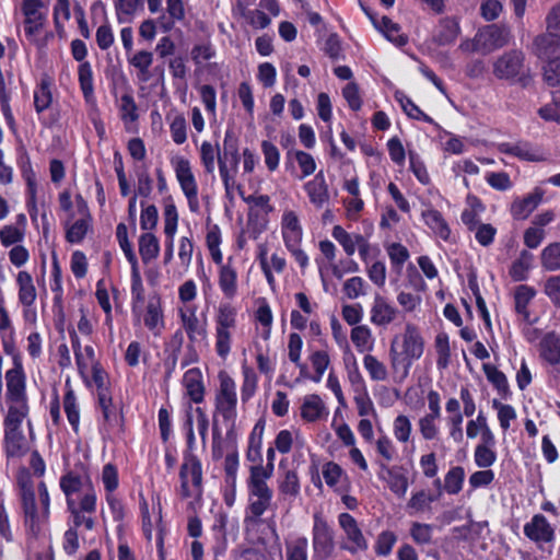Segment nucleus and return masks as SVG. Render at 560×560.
<instances>
[{"label": "nucleus", "instance_id": "obj_47", "mask_svg": "<svg viewBox=\"0 0 560 560\" xmlns=\"http://www.w3.org/2000/svg\"><path fill=\"white\" fill-rule=\"evenodd\" d=\"M138 247L141 260L144 265L159 258V237L153 233H143L139 236Z\"/></svg>", "mask_w": 560, "mask_h": 560}, {"label": "nucleus", "instance_id": "obj_20", "mask_svg": "<svg viewBox=\"0 0 560 560\" xmlns=\"http://www.w3.org/2000/svg\"><path fill=\"white\" fill-rule=\"evenodd\" d=\"M2 450L8 460L22 457L27 453V440L22 427L3 425Z\"/></svg>", "mask_w": 560, "mask_h": 560}, {"label": "nucleus", "instance_id": "obj_38", "mask_svg": "<svg viewBox=\"0 0 560 560\" xmlns=\"http://www.w3.org/2000/svg\"><path fill=\"white\" fill-rule=\"evenodd\" d=\"M421 218L439 238L450 241L452 234L450 225L439 210L429 207L421 212Z\"/></svg>", "mask_w": 560, "mask_h": 560}, {"label": "nucleus", "instance_id": "obj_31", "mask_svg": "<svg viewBox=\"0 0 560 560\" xmlns=\"http://www.w3.org/2000/svg\"><path fill=\"white\" fill-rule=\"evenodd\" d=\"M145 290L139 270H130V310L135 322H141Z\"/></svg>", "mask_w": 560, "mask_h": 560}, {"label": "nucleus", "instance_id": "obj_5", "mask_svg": "<svg viewBox=\"0 0 560 560\" xmlns=\"http://www.w3.org/2000/svg\"><path fill=\"white\" fill-rule=\"evenodd\" d=\"M237 325V308L229 303H220L214 316V350L219 358L225 359L231 352L232 329Z\"/></svg>", "mask_w": 560, "mask_h": 560}, {"label": "nucleus", "instance_id": "obj_28", "mask_svg": "<svg viewBox=\"0 0 560 560\" xmlns=\"http://www.w3.org/2000/svg\"><path fill=\"white\" fill-rule=\"evenodd\" d=\"M381 468L386 474L381 478L386 481L390 492L399 499L405 498L408 492L407 469L404 466L388 467L385 464H381Z\"/></svg>", "mask_w": 560, "mask_h": 560}, {"label": "nucleus", "instance_id": "obj_16", "mask_svg": "<svg viewBox=\"0 0 560 560\" xmlns=\"http://www.w3.org/2000/svg\"><path fill=\"white\" fill-rule=\"evenodd\" d=\"M272 491L248 492V504L244 510L243 525L253 529L264 523L262 515L270 506Z\"/></svg>", "mask_w": 560, "mask_h": 560}, {"label": "nucleus", "instance_id": "obj_60", "mask_svg": "<svg viewBox=\"0 0 560 560\" xmlns=\"http://www.w3.org/2000/svg\"><path fill=\"white\" fill-rule=\"evenodd\" d=\"M541 267L547 271L560 270V242L547 245L540 255Z\"/></svg>", "mask_w": 560, "mask_h": 560}, {"label": "nucleus", "instance_id": "obj_52", "mask_svg": "<svg viewBox=\"0 0 560 560\" xmlns=\"http://www.w3.org/2000/svg\"><path fill=\"white\" fill-rule=\"evenodd\" d=\"M118 23H131L133 16L144 9V0H114Z\"/></svg>", "mask_w": 560, "mask_h": 560}, {"label": "nucleus", "instance_id": "obj_57", "mask_svg": "<svg viewBox=\"0 0 560 560\" xmlns=\"http://www.w3.org/2000/svg\"><path fill=\"white\" fill-rule=\"evenodd\" d=\"M533 254L523 249L520 257L514 260L509 269V275L514 281H524L528 278V271L532 267Z\"/></svg>", "mask_w": 560, "mask_h": 560}, {"label": "nucleus", "instance_id": "obj_61", "mask_svg": "<svg viewBox=\"0 0 560 560\" xmlns=\"http://www.w3.org/2000/svg\"><path fill=\"white\" fill-rule=\"evenodd\" d=\"M435 353H438V360H435L438 369H446L451 362L450 339L446 332H439L435 336Z\"/></svg>", "mask_w": 560, "mask_h": 560}, {"label": "nucleus", "instance_id": "obj_10", "mask_svg": "<svg viewBox=\"0 0 560 560\" xmlns=\"http://www.w3.org/2000/svg\"><path fill=\"white\" fill-rule=\"evenodd\" d=\"M176 179L186 197L190 212L197 213L200 210L198 200V183L191 171L190 161L183 155L171 159Z\"/></svg>", "mask_w": 560, "mask_h": 560}, {"label": "nucleus", "instance_id": "obj_48", "mask_svg": "<svg viewBox=\"0 0 560 560\" xmlns=\"http://www.w3.org/2000/svg\"><path fill=\"white\" fill-rule=\"evenodd\" d=\"M483 370L488 381L495 388L500 397L503 399L511 398L512 390L510 389V385L506 376L504 375V372L492 364H485Z\"/></svg>", "mask_w": 560, "mask_h": 560}, {"label": "nucleus", "instance_id": "obj_58", "mask_svg": "<svg viewBox=\"0 0 560 560\" xmlns=\"http://www.w3.org/2000/svg\"><path fill=\"white\" fill-rule=\"evenodd\" d=\"M63 409L72 427L73 433L78 434L80 425V411L77 398L71 386H68L63 395Z\"/></svg>", "mask_w": 560, "mask_h": 560}, {"label": "nucleus", "instance_id": "obj_63", "mask_svg": "<svg viewBox=\"0 0 560 560\" xmlns=\"http://www.w3.org/2000/svg\"><path fill=\"white\" fill-rule=\"evenodd\" d=\"M434 526L431 524L413 522L409 527V536L417 545H429L433 540Z\"/></svg>", "mask_w": 560, "mask_h": 560}, {"label": "nucleus", "instance_id": "obj_43", "mask_svg": "<svg viewBox=\"0 0 560 560\" xmlns=\"http://www.w3.org/2000/svg\"><path fill=\"white\" fill-rule=\"evenodd\" d=\"M394 96L395 100L400 104L401 109L410 119L436 126V122L433 120V118L425 114L424 110L421 109L410 96H407V94L401 91H396Z\"/></svg>", "mask_w": 560, "mask_h": 560}, {"label": "nucleus", "instance_id": "obj_14", "mask_svg": "<svg viewBox=\"0 0 560 560\" xmlns=\"http://www.w3.org/2000/svg\"><path fill=\"white\" fill-rule=\"evenodd\" d=\"M178 316L182 329L190 345L202 346L208 338V323L207 319L201 320L198 318L197 306L186 305L184 308H179Z\"/></svg>", "mask_w": 560, "mask_h": 560}, {"label": "nucleus", "instance_id": "obj_6", "mask_svg": "<svg viewBox=\"0 0 560 560\" xmlns=\"http://www.w3.org/2000/svg\"><path fill=\"white\" fill-rule=\"evenodd\" d=\"M180 498L187 500L195 498L202 500L203 488V468L198 455L183 456V464L179 468Z\"/></svg>", "mask_w": 560, "mask_h": 560}, {"label": "nucleus", "instance_id": "obj_17", "mask_svg": "<svg viewBox=\"0 0 560 560\" xmlns=\"http://www.w3.org/2000/svg\"><path fill=\"white\" fill-rule=\"evenodd\" d=\"M23 524L26 534L32 538H38L43 533L44 526L49 523L50 513L45 514V510L40 508L36 499L20 503Z\"/></svg>", "mask_w": 560, "mask_h": 560}, {"label": "nucleus", "instance_id": "obj_49", "mask_svg": "<svg viewBox=\"0 0 560 560\" xmlns=\"http://www.w3.org/2000/svg\"><path fill=\"white\" fill-rule=\"evenodd\" d=\"M163 202L164 234L166 238H174L178 229V211L172 195L164 197Z\"/></svg>", "mask_w": 560, "mask_h": 560}, {"label": "nucleus", "instance_id": "obj_19", "mask_svg": "<svg viewBox=\"0 0 560 560\" xmlns=\"http://www.w3.org/2000/svg\"><path fill=\"white\" fill-rule=\"evenodd\" d=\"M141 319L144 327L155 337L162 335L165 329V318L163 301L158 292L150 295L145 308H142Z\"/></svg>", "mask_w": 560, "mask_h": 560}, {"label": "nucleus", "instance_id": "obj_41", "mask_svg": "<svg viewBox=\"0 0 560 560\" xmlns=\"http://www.w3.org/2000/svg\"><path fill=\"white\" fill-rule=\"evenodd\" d=\"M228 516L219 514L215 516L214 525L212 526V535H214V542L212 544V555L214 560L222 557L226 552L228 537H226Z\"/></svg>", "mask_w": 560, "mask_h": 560}, {"label": "nucleus", "instance_id": "obj_51", "mask_svg": "<svg viewBox=\"0 0 560 560\" xmlns=\"http://www.w3.org/2000/svg\"><path fill=\"white\" fill-rule=\"evenodd\" d=\"M8 412L3 418V425L22 427L30 413L28 400H8Z\"/></svg>", "mask_w": 560, "mask_h": 560}, {"label": "nucleus", "instance_id": "obj_18", "mask_svg": "<svg viewBox=\"0 0 560 560\" xmlns=\"http://www.w3.org/2000/svg\"><path fill=\"white\" fill-rule=\"evenodd\" d=\"M47 7L43 0H23L21 12L24 16L23 26L25 35L39 32L47 20Z\"/></svg>", "mask_w": 560, "mask_h": 560}, {"label": "nucleus", "instance_id": "obj_4", "mask_svg": "<svg viewBox=\"0 0 560 560\" xmlns=\"http://www.w3.org/2000/svg\"><path fill=\"white\" fill-rule=\"evenodd\" d=\"M241 159L240 140L234 130L229 128L224 133L223 150L218 154L219 175L228 194L235 185Z\"/></svg>", "mask_w": 560, "mask_h": 560}, {"label": "nucleus", "instance_id": "obj_15", "mask_svg": "<svg viewBox=\"0 0 560 560\" xmlns=\"http://www.w3.org/2000/svg\"><path fill=\"white\" fill-rule=\"evenodd\" d=\"M240 469V453L235 444L231 445L230 452L224 457V483L222 498L226 506H233L236 501L237 474Z\"/></svg>", "mask_w": 560, "mask_h": 560}, {"label": "nucleus", "instance_id": "obj_21", "mask_svg": "<svg viewBox=\"0 0 560 560\" xmlns=\"http://www.w3.org/2000/svg\"><path fill=\"white\" fill-rule=\"evenodd\" d=\"M523 533L537 545L552 542L556 538L555 529L541 513L532 516V520L523 526Z\"/></svg>", "mask_w": 560, "mask_h": 560}, {"label": "nucleus", "instance_id": "obj_25", "mask_svg": "<svg viewBox=\"0 0 560 560\" xmlns=\"http://www.w3.org/2000/svg\"><path fill=\"white\" fill-rule=\"evenodd\" d=\"M70 516H72V525L69 528L78 529L82 526L84 513L93 514L97 510V494L93 486L84 493L79 503L67 505Z\"/></svg>", "mask_w": 560, "mask_h": 560}, {"label": "nucleus", "instance_id": "obj_26", "mask_svg": "<svg viewBox=\"0 0 560 560\" xmlns=\"http://www.w3.org/2000/svg\"><path fill=\"white\" fill-rule=\"evenodd\" d=\"M509 37H466L459 45L464 54H481L483 56L492 54L509 43Z\"/></svg>", "mask_w": 560, "mask_h": 560}, {"label": "nucleus", "instance_id": "obj_36", "mask_svg": "<svg viewBox=\"0 0 560 560\" xmlns=\"http://www.w3.org/2000/svg\"><path fill=\"white\" fill-rule=\"evenodd\" d=\"M18 284V301L24 307L32 306L37 299V291L32 275L26 270H20L15 277Z\"/></svg>", "mask_w": 560, "mask_h": 560}, {"label": "nucleus", "instance_id": "obj_59", "mask_svg": "<svg viewBox=\"0 0 560 560\" xmlns=\"http://www.w3.org/2000/svg\"><path fill=\"white\" fill-rule=\"evenodd\" d=\"M200 161L203 165L205 173L208 175H212L215 172V159L218 160V154H220V147L218 143L212 145L209 141H203L200 147Z\"/></svg>", "mask_w": 560, "mask_h": 560}, {"label": "nucleus", "instance_id": "obj_50", "mask_svg": "<svg viewBox=\"0 0 560 560\" xmlns=\"http://www.w3.org/2000/svg\"><path fill=\"white\" fill-rule=\"evenodd\" d=\"M91 232H93V221L78 218L66 225V241L70 244H80Z\"/></svg>", "mask_w": 560, "mask_h": 560}, {"label": "nucleus", "instance_id": "obj_13", "mask_svg": "<svg viewBox=\"0 0 560 560\" xmlns=\"http://www.w3.org/2000/svg\"><path fill=\"white\" fill-rule=\"evenodd\" d=\"M335 532L322 512L313 514L312 544L315 553L328 558L335 550Z\"/></svg>", "mask_w": 560, "mask_h": 560}, {"label": "nucleus", "instance_id": "obj_3", "mask_svg": "<svg viewBox=\"0 0 560 560\" xmlns=\"http://www.w3.org/2000/svg\"><path fill=\"white\" fill-rule=\"evenodd\" d=\"M3 352L13 360V366L5 372V401H23L28 399L26 393V375L21 354L16 350L15 332L1 336Z\"/></svg>", "mask_w": 560, "mask_h": 560}, {"label": "nucleus", "instance_id": "obj_22", "mask_svg": "<svg viewBox=\"0 0 560 560\" xmlns=\"http://www.w3.org/2000/svg\"><path fill=\"white\" fill-rule=\"evenodd\" d=\"M303 189L308 201L317 209H323L329 201V189L324 171H319L314 177L303 184Z\"/></svg>", "mask_w": 560, "mask_h": 560}, {"label": "nucleus", "instance_id": "obj_24", "mask_svg": "<svg viewBox=\"0 0 560 560\" xmlns=\"http://www.w3.org/2000/svg\"><path fill=\"white\" fill-rule=\"evenodd\" d=\"M502 154L517 158L528 162L547 161V155L539 149L533 148L528 142L520 141L517 143L502 142L497 147Z\"/></svg>", "mask_w": 560, "mask_h": 560}, {"label": "nucleus", "instance_id": "obj_11", "mask_svg": "<svg viewBox=\"0 0 560 560\" xmlns=\"http://www.w3.org/2000/svg\"><path fill=\"white\" fill-rule=\"evenodd\" d=\"M338 525L345 535L340 549L352 556L364 553L369 550V540L354 516L349 512H341L337 516Z\"/></svg>", "mask_w": 560, "mask_h": 560}, {"label": "nucleus", "instance_id": "obj_44", "mask_svg": "<svg viewBox=\"0 0 560 560\" xmlns=\"http://www.w3.org/2000/svg\"><path fill=\"white\" fill-rule=\"evenodd\" d=\"M325 413V405L318 394H311L304 397L300 408L301 418L307 422L319 420Z\"/></svg>", "mask_w": 560, "mask_h": 560}, {"label": "nucleus", "instance_id": "obj_62", "mask_svg": "<svg viewBox=\"0 0 560 560\" xmlns=\"http://www.w3.org/2000/svg\"><path fill=\"white\" fill-rule=\"evenodd\" d=\"M345 364L348 372V378L352 385V390L357 392L366 388L365 381L361 375L355 361V355L352 352L349 351L345 354Z\"/></svg>", "mask_w": 560, "mask_h": 560}, {"label": "nucleus", "instance_id": "obj_55", "mask_svg": "<svg viewBox=\"0 0 560 560\" xmlns=\"http://www.w3.org/2000/svg\"><path fill=\"white\" fill-rule=\"evenodd\" d=\"M385 249L389 258L392 269L395 272L400 273L406 261L410 258L408 247L399 242H393L387 244Z\"/></svg>", "mask_w": 560, "mask_h": 560}, {"label": "nucleus", "instance_id": "obj_8", "mask_svg": "<svg viewBox=\"0 0 560 560\" xmlns=\"http://www.w3.org/2000/svg\"><path fill=\"white\" fill-rule=\"evenodd\" d=\"M498 79L515 80L523 88L532 83L529 70L524 71V55L522 50H510L498 58L492 66Z\"/></svg>", "mask_w": 560, "mask_h": 560}, {"label": "nucleus", "instance_id": "obj_56", "mask_svg": "<svg viewBox=\"0 0 560 560\" xmlns=\"http://www.w3.org/2000/svg\"><path fill=\"white\" fill-rule=\"evenodd\" d=\"M351 339L352 345L358 352L364 353L373 350L374 338L372 336V330L366 325L352 327Z\"/></svg>", "mask_w": 560, "mask_h": 560}, {"label": "nucleus", "instance_id": "obj_12", "mask_svg": "<svg viewBox=\"0 0 560 560\" xmlns=\"http://www.w3.org/2000/svg\"><path fill=\"white\" fill-rule=\"evenodd\" d=\"M18 168L25 182V206L31 218H34L37 214V175L25 149L18 154Z\"/></svg>", "mask_w": 560, "mask_h": 560}, {"label": "nucleus", "instance_id": "obj_34", "mask_svg": "<svg viewBox=\"0 0 560 560\" xmlns=\"http://www.w3.org/2000/svg\"><path fill=\"white\" fill-rule=\"evenodd\" d=\"M98 409L103 418V428L106 433H109L113 428L124 425V416L118 413L117 408L113 404V396H101L97 398Z\"/></svg>", "mask_w": 560, "mask_h": 560}, {"label": "nucleus", "instance_id": "obj_29", "mask_svg": "<svg viewBox=\"0 0 560 560\" xmlns=\"http://www.w3.org/2000/svg\"><path fill=\"white\" fill-rule=\"evenodd\" d=\"M184 388L189 397V404L200 405L205 401L206 387L202 372L199 368H190L184 375Z\"/></svg>", "mask_w": 560, "mask_h": 560}, {"label": "nucleus", "instance_id": "obj_53", "mask_svg": "<svg viewBox=\"0 0 560 560\" xmlns=\"http://www.w3.org/2000/svg\"><path fill=\"white\" fill-rule=\"evenodd\" d=\"M59 486L66 497L67 505H73L75 502L73 495L79 493L83 487L82 477L69 470L60 477Z\"/></svg>", "mask_w": 560, "mask_h": 560}, {"label": "nucleus", "instance_id": "obj_39", "mask_svg": "<svg viewBox=\"0 0 560 560\" xmlns=\"http://www.w3.org/2000/svg\"><path fill=\"white\" fill-rule=\"evenodd\" d=\"M534 55L549 62L560 57V37H535L533 43Z\"/></svg>", "mask_w": 560, "mask_h": 560}, {"label": "nucleus", "instance_id": "obj_32", "mask_svg": "<svg viewBox=\"0 0 560 560\" xmlns=\"http://www.w3.org/2000/svg\"><path fill=\"white\" fill-rule=\"evenodd\" d=\"M544 198V191L535 188L532 192L525 195L522 199L515 200L511 206V214L516 220L526 219L534 210L538 208Z\"/></svg>", "mask_w": 560, "mask_h": 560}, {"label": "nucleus", "instance_id": "obj_64", "mask_svg": "<svg viewBox=\"0 0 560 560\" xmlns=\"http://www.w3.org/2000/svg\"><path fill=\"white\" fill-rule=\"evenodd\" d=\"M120 118L124 122H135L138 120V107L135 102L133 95L130 91H127L120 97L119 104Z\"/></svg>", "mask_w": 560, "mask_h": 560}, {"label": "nucleus", "instance_id": "obj_30", "mask_svg": "<svg viewBox=\"0 0 560 560\" xmlns=\"http://www.w3.org/2000/svg\"><path fill=\"white\" fill-rule=\"evenodd\" d=\"M539 358L551 366L560 364V335L551 330L546 332L538 345Z\"/></svg>", "mask_w": 560, "mask_h": 560}, {"label": "nucleus", "instance_id": "obj_35", "mask_svg": "<svg viewBox=\"0 0 560 560\" xmlns=\"http://www.w3.org/2000/svg\"><path fill=\"white\" fill-rule=\"evenodd\" d=\"M232 257L225 266H221L218 272V285L225 299L232 300L237 295V271L231 265Z\"/></svg>", "mask_w": 560, "mask_h": 560}, {"label": "nucleus", "instance_id": "obj_42", "mask_svg": "<svg viewBox=\"0 0 560 560\" xmlns=\"http://www.w3.org/2000/svg\"><path fill=\"white\" fill-rule=\"evenodd\" d=\"M537 292L529 284H518L514 292V302L516 314H521L523 322L530 323V313L528 305L536 296Z\"/></svg>", "mask_w": 560, "mask_h": 560}, {"label": "nucleus", "instance_id": "obj_54", "mask_svg": "<svg viewBox=\"0 0 560 560\" xmlns=\"http://www.w3.org/2000/svg\"><path fill=\"white\" fill-rule=\"evenodd\" d=\"M465 482V468L454 466L448 469L443 480V491L448 495H457L463 491Z\"/></svg>", "mask_w": 560, "mask_h": 560}, {"label": "nucleus", "instance_id": "obj_37", "mask_svg": "<svg viewBox=\"0 0 560 560\" xmlns=\"http://www.w3.org/2000/svg\"><path fill=\"white\" fill-rule=\"evenodd\" d=\"M166 14H161L158 19L159 30L163 33L172 31L176 21L185 19L184 0H166Z\"/></svg>", "mask_w": 560, "mask_h": 560}, {"label": "nucleus", "instance_id": "obj_1", "mask_svg": "<svg viewBox=\"0 0 560 560\" xmlns=\"http://www.w3.org/2000/svg\"><path fill=\"white\" fill-rule=\"evenodd\" d=\"M54 24L57 35H67L68 30L80 35H113L107 16V9L103 0H94L86 15L84 7L74 1L71 9L70 0H56L52 9Z\"/></svg>", "mask_w": 560, "mask_h": 560}, {"label": "nucleus", "instance_id": "obj_33", "mask_svg": "<svg viewBox=\"0 0 560 560\" xmlns=\"http://www.w3.org/2000/svg\"><path fill=\"white\" fill-rule=\"evenodd\" d=\"M281 234L284 245L302 242L303 231L295 211H284L281 217Z\"/></svg>", "mask_w": 560, "mask_h": 560}, {"label": "nucleus", "instance_id": "obj_46", "mask_svg": "<svg viewBox=\"0 0 560 560\" xmlns=\"http://www.w3.org/2000/svg\"><path fill=\"white\" fill-rule=\"evenodd\" d=\"M0 109L4 117L5 124L8 128L13 132H19V127L16 126V119L13 115L11 107V91L8 90L5 84L4 75L0 68Z\"/></svg>", "mask_w": 560, "mask_h": 560}, {"label": "nucleus", "instance_id": "obj_9", "mask_svg": "<svg viewBox=\"0 0 560 560\" xmlns=\"http://www.w3.org/2000/svg\"><path fill=\"white\" fill-rule=\"evenodd\" d=\"M70 49L72 50V58L81 62L78 67V83L84 102L88 105L95 106L97 98L94 90L93 69L90 62L83 61L88 55L86 45L80 38H74L70 44Z\"/></svg>", "mask_w": 560, "mask_h": 560}, {"label": "nucleus", "instance_id": "obj_45", "mask_svg": "<svg viewBox=\"0 0 560 560\" xmlns=\"http://www.w3.org/2000/svg\"><path fill=\"white\" fill-rule=\"evenodd\" d=\"M0 109L4 117L5 124L8 128L13 132H19V127L16 126V119L13 115L11 107V91L8 90L5 84L4 75L0 68Z\"/></svg>", "mask_w": 560, "mask_h": 560}, {"label": "nucleus", "instance_id": "obj_27", "mask_svg": "<svg viewBox=\"0 0 560 560\" xmlns=\"http://www.w3.org/2000/svg\"><path fill=\"white\" fill-rule=\"evenodd\" d=\"M399 310L392 305L386 298L376 294L370 310V320L377 327H386L398 316Z\"/></svg>", "mask_w": 560, "mask_h": 560}, {"label": "nucleus", "instance_id": "obj_7", "mask_svg": "<svg viewBox=\"0 0 560 560\" xmlns=\"http://www.w3.org/2000/svg\"><path fill=\"white\" fill-rule=\"evenodd\" d=\"M218 380L219 388L214 395V413H219L225 422H234L237 417L238 401L236 383L224 370L219 372Z\"/></svg>", "mask_w": 560, "mask_h": 560}, {"label": "nucleus", "instance_id": "obj_40", "mask_svg": "<svg viewBox=\"0 0 560 560\" xmlns=\"http://www.w3.org/2000/svg\"><path fill=\"white\" fill-rule=\"evenodd\" d=\"M292 159L295 160V162L299 165L300 170V176L298 178L304 179L316 172L317 163L315 158L305 151L302 150H289L285 154V165L288 166L289 163L292 161Z\"/></svg>", "mask_w": 560, "mask_h": 560}, {"label": "nucleus", "instance_id": "obj_23", "mask_svg": "<svg viewBox=\"0 0 560 560\" xmlns=\"http://www.w3.org/2000/svg\"><path fill=\"white\" fill-rule=\"evenodd\" d=\"M55 90L54 77L44 72L34 88V109L37 115H42L49 109L54 101Z\"/></svg>", "mask_w": 560, "mask_h": 560}, {"label": "nucleus", "instance_id": "obj_2", "mask_svg": "<svg viewBox=\"0 0 560 560\" xmlns=\"http://www.w3.org/2000/svg\"><path fill=\"white\" fill-rule=\"evenodd\" d=\"M424 351V339L418 327L407 323L401 336L396 335L389 347L390 366L395 373L402 370V376H408L415 361L421 358Z\"/></svg>", "mask_w": 560, "mask_h": 560}]
</instances>
